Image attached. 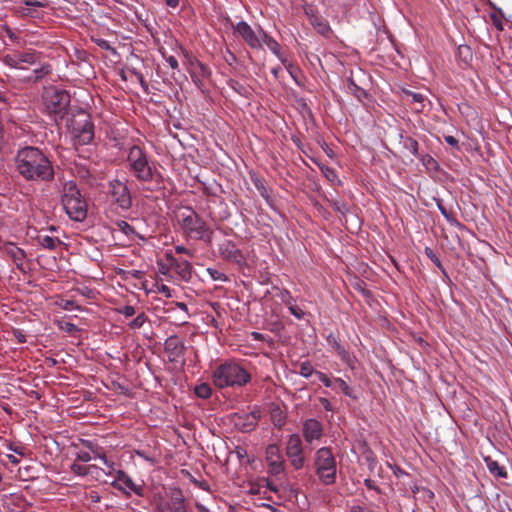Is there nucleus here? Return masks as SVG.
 Masks as SVG:
<instances>
[{"label":"nucleus","instance_id":"obj_38","mask_svg":"<svg viewBox=\"0 0 512 512\" xmlns=\"http://www.w3.org/2000/svg\"><path fill=\"white\" fill-rule=\"evenodd\" d=\"M437 207L440 210L441 214L444 216V218L451 224H459L456 218L447 211V209L442 204L441 200L437 201Z\"/></svg>","mask_w":512,"mask_h":512},{"label":"nucleus","instance_id":"obj_40","mask_svg":"<svg viewBox=\"0 0 512 512\" xmlns=\"http://www.w3.org/2000/svg\"><path fill=\"white\" fill-rule=\"evenodd\" d=\"M207 272L213 280L226 281L227 277L220 271L212 268H208Z\"/></svg>","mask_w":512,"mask_h":512},{"label":"nucleus","instance_id":"obj_13","mask_svg":"<svg viewBox=\"0 0 512 512\" xmlns=\"http://www.w3.org/2000/svg\"><path fill=\"white\" fill-rule=\"evenodd\" d=\"M324 434L323 424L315 418L307 419L302 425V435L304 440L311 444L318 441Z\"/></svg>","mask_w":512,"mask_h":512},{"label":"nucleus","instance_id":"obj_45","mask_svg":"<svg viewBox=\"0 0 512 512\" xmlns=\"http://www.w3.org/2000/svg\"><path fill=\"white\" fill-rule=\"evenodd\" d=\"M426 255L432 260V262L439 267L440 269H443V266L441 264V261L439 258L433 253V251L430 248H426Z\"/></svg>","mask_w":512,"mask_h":512},{"label":"nucleus","instance_id":"obj_39","mask_svg":"<svg viewBox=\"0 0 512 512\" xmlns=\"http://www.w3.org/2000/svg\"><path fill=\"white\" fill-rule=\"evenodd\" d=\"M147 317L144 313L139 314L137 317H135L130 323L129 327L131 329H139L141 328L144 323L146 322Z\"/></svg>","mask_w":512,"mask_h":512},{"label":"nucleus","instance_id":"obj_20","mask_svg":"<svg viewBox=\"0 0 512 512\" xmlns=\"http://www.w3.org/2000/svg\"><path fill=\"white\" fill-rule=\"evenodd\" d=\"M165 350L169 354L170 361H177L183 356L185 346L184 343L175 335L165 340Z\"/></svg>","mask_w":512,"mask_h":512},{"label":"nucleus","instance_id":"obj_33","mask_svg":"<svg viewBox=\"0 0 512 512\" xmlns=\"http://www.w3.org/2000/svg\"><path fill=\"white\" fill-rule=\"evenodd\" d=\"M96 468L97 467L95 465L83 466V465H80L77 463H73L70 466L71 471L74 474L80 475V476H85V475L89 474L91 469H96Z\"/></svg>","mask_w":512,"mask_h":512},{"label":"nucleus","instance_id":"obj_30","mask_svg":"<svg viewBox=\"0 0 512 512\" xmlns=\"http://www.w3.org/2000/svg\"><path fill=\"white\" fill-rule=\"evenodd\" d=\"M422 164L426 167L428 170L438 171L439 164L438 162L429 154L420 155L418 157Z\"/></svg>","mask_w":512,"mask_h":512},{"label":"nucleus","instance_id":"obj_7","mask_svg":"<svg viewBox=\"0 0 512 512\" xmlns=\"http://www.w3.org/2000/svg\"><path fill=\"white\" fill-rule=\"evenodd\" d=\"M68 128L73 139L80 145H87L94 138V125L90 115L84 111H79L72 116Z\"/></svg>","mask_w":512,"mask_h":512},{"label":"nucleus","instance_id":"obj_18","mask_svg":"<svg viewBox=\"0 0 512 512\" xmlns=\"http://www.w3.org/2000/svg\"><path fill=\"white\" fill-rule=\"evenodd\" d=\"M167 261L170 268L174 269L181 280L189 281L192 276V265L187 260L177 259L171 254H167Z\"/></svg>","mask_w":512,"mask_h":512},{"label":"nucleus","instance_id":"obj_24","mask_svg":"<svg viewBox=\"0 0 512 512\" xmlns=\"http://www.w3.org/2000/svg\"><path fill=\"white\" fill-rule=\"evenodd\" d=\"M82 444L92 453H94L95 457H98L102 460L103 464L108 467L109 474L114 470V463L109 461L104 453L100 452L101 448L97 444L91 440H82Z\"/></svg>","mask_w":512,"mask_h":512},{"label":"nucleus","instance_id":"obj_21","mask_svg":"<svg viewBox=\"0 0 512 512\" xmlns=\"http://www.w3.org/2000/svg\"><path fill=\"white\" fill-rule=\"evenodd\" d=\"M221 255L224 259L236 263L242 264L244 262V256L242 252L233 244L228 241L220 247Z\"/></svg>","mask_w":512,"mask_h":512},{"label":"nucleus","instance_id":"obj_8","mask_svg":"<svg viewBox=\"0 0 512 512\" xmlns=\"http://www.w3.org/2000/svg\"><path fill=\"white\" fill-rule=\"evenodd\" d=\"M43 102L49 114L62 118L70 104V95L64 90L50 87L43 93Z\"/></svg>","mask_w":512,"mask_h":512},{"label":"nucleus","instance_id":"obj_34","mask_svg":"<svg viewBox=\"0 0 512 512\" xmlns=\"http://www.w3.org/2000/svg\"><path fill=\"white\" fill-rule=\"evenodd\" d=\"M404 94L407 98L410 99L412 103L418 104L420 107L416 108L417 110H421L423 108V102L425 100L424 96L421 93H416L412 91H404Z\"/></svg>","mask_w":512,"mask_h":512},{"label":"nucleus","instance_id":"obj_59","mask_svg":"<svg viewBox=\"0 0 512 512\" xmlns=\"http://www.w3.org/2000/svg\"><path fill=\"white\" fill-rule=\"evenodd\" d=\"M444 139H445V141H446L449 145L454 146V147H457V146H458V140H457L455 137H453V136H451V135H448V136H445V137H444Z\"/></svg>","mask_w":512,"mask_h":512},{"label":"nucleus","instance_id":"obj_51","mask_svg":"<svg viewBox=\"0 0 512 512\" xmlns=\"http://www.w3.org/2000/svg\"><path fill=\"white\" fill-rule=\"evenodd\" d=\"M158 292H160L167 298L172 297V290L165 284H161L160 286H158Z\"/></svg>","mask_w":512,"mask_h":512},{"label":"nucleus","instance_id":"obj_62","mask_svg":"<svg viewBox=\"0 0 512 512\" xmlns=\"http://www.w3.org/2000/svg\"><path fill=\"white\" fill-rule=\"evenodd\" d=\"M169 7L175 8L178 6L179 0H165Z\"/></svg>","mask_w":512,"mask_h":512},{"label":"nucleus","instance_id":"obj_5","mask_svg":"<svg viewBox=\"0 0 512 512\" xmlns=\"http://www.w3.org/2000/svg\"><path fill=\"white\" fill-rule=\"evenodd\" d=\"M61 202L71 220L82 222L87 216V203L73 181L64 183Z\"/></svg>","mask_w":512,"mask_h":512},{"label":"nucleus","instance_id":"obj_22","mask_svg":"<svg viewBox=\"0 0 512 512\" xmlns=\"http://www.w3.org/2000/svg\"><path fill=\"white\" fill-rule=\"evenodd\" d=\"M6 253L11 257L21 272L27 273L28 269L24 265V259L26 258V253L24 250L13 244H10L6 247Z\"/></svg>","mask_w":512,"mask_h":512},{"label":"nucleus","instance_id":"obj_23","mask_svg":"<svg viewBox=\"0 0 512 512\" xmlns=\"http://www.w3.org/2000/svg\"><path fill=\"white\" fill-rule=\"evenodd\" d=\"M33 67L32 71L23 77V80L28 82H37L48 75L52 70L51 66L47 63L41 64L39 62Z\"/></svg>","mask_w":512,"mask_h":512},{"label":"nucleus","instance_id":"obj_1","mask_svg":"<svg viewBox=\"0 0 512 512\" xmlns=\"http://www.w3.org/2000/svg\"><path fill=\"white\" fill-rule=\"evenodd\" d=\"M16 170L25 180L49 182L54 179V168L48 157L38 148L27 146L15 157Z\"/></svg>","mask_w":512,"mask_h":512},{"label":"nucleus","instance_id":"obj_11","mask_svg":"<svg viewBox=\"0 0 512 512\" xmlns=\"http://www.w3.org/2000/svg\"><path fill=\"white\" fill-rule=\"evenodd\" d=\"M286 455L294 469L299 470L304 467L303 444L298 434L289 436L286 444Z\"/></svg>","mask_w":512,"mask_h":512},{"label":"nucleus","instance_id":"obj_43","mask_svg":"<svg viewBox=\"0 0 512 512\" xmlns=\"http://www.w3.org/2000/svg\"><path fill=\"white\" fill-rule=\"evenodd\" d=\"M118 312L126 317H131L135 314V308L131 305H125L124 307L119 308Z\"/></svg>","mask_w":512,"mask_h":512},{"label":"nucleus","instance_id":"obj_26","mask_svg":"<svg viewBox=\"0 0 512 512\" xmlns=\"http://www.w3.org/2000/svg\"><path fill=\"white\" fill-rule=\"evenodd\" d=\"M484 461L491 474L500 478L507 477V472L505 468L499 465V463L496 460H493L491 457H485Z\"/></svg>","mask_w":512,"mask_h":512},{"label":"nucleus","instance_id":"obj_17","mask_svg":"<svg viewBox=\"0 0 512 512\" xmlns=\"http://www.w3.org/2000/svg\"><path fill=\"white\" fill-rule=\"evenodd\" d=\"M119 482H122L127 488H129L131 491H133L136 495L142 497L143 496V487L140 485H137L134 483L132 478L124 471L118 470L116 471V479L112 482V486L116 488L119 491L124 492L128 495V492H126L123 487L119 484Z\"/></svg>","mask_w":512,"mask_h":512},{"label":"nucleus","instance_id":"obj_47","mask_svg":"<svg viewBox=\"0 0 512 512\" xmlns=\"http://www.w3.org/2000/svg\"><path fill=\"white\" fill-rule=\"evenodd\" d=\"M289 311L297 319H302L304 317V312L297 305L296 306H290L289 307Z\"/></svg>","mask_w":512,"mask_h":512},{"label":"nucleus","instance_id":"obj_2","mask_svg":"<svg viewBox=\"0 0 512 512\" xmlns=\"http://www.w3.org/2000/svg\"><path fill=\"white\" fill-rule=\"evenodd\" d=\"M251 379L250 374L238 363L225 362L218 365L212 372V380L216 387H242Z\"/></svg>","mask_w":512,"mask_h":512},{"label":"nucleus","instance_id":"obj_52","mask_svg":"<svg viewBox=\"0 0 512 512\" xmlns=\"http://www.w3.org/2000/svg\"><path fill=\"white\" fill-rule=\"evenodd\" d=\"M172 501H173V508H175L176 506H180V505L181 506L186 505L185 499H184L183 495L181 494V492L179 493L178 496L173 497Z\"/></svg>","mask_w":512,"mask_h":512},{"label":"nucleus","instance_id":"obj_60","mask_svg":"<svg viewBox=\"0 0 512 512\" xmlns=\"http://www.w3.org/2000/svg\"><path fill=\"white\" fill-rule=\"evenodd\" d=\"M191 79H192V81L194 82V84H195L197 87L201 88V86H202V81H201L200 77H199L195 72H192V73H191Z\"/></svg>","mask_w":512,"mask_h":512},{"label":"nucleus","instance_id":"obj_9","mask_svg":"<svg viewBox=\"0 0 512 512\" xmlns=\"http://www.w3.org/2000/svg\"><path fill=\"white\" fill-rule=\"evenodd\" d=\"M108 194L114 204L123 211H128L132 207V195L128 187V180L112 179L108 182Z\"/></svg>","mask_w":512,"mask_h":512},{"label":"nucleus","instance_id":"obj_48","mask_svg":"<svg viewBox=\"0 0 512 512\" xmlns=\"http://www.w3.org/2000/svg\"><path fill=\"white\" fill-rule=\"evenodd\" d=\"M76 458L82 462H89L92 459L90 453L86 451L77 452Z\"/></svg>","mask_w":512,"mask_h":512},{"label":"nucleus","instance_id":"obj_63","mask_svg":"<svg viewBox=\"0 0 512 512\" xmlns=\"http://www.w3.org/2000/svg\"><path fill=\"white\" fill-rule=\"evenodd\" d=\"M196 508L199 512H211L207 507H205L204 505H202L200 503L196 504Z\"/></svg>","mask_w":512,"mask_h":512},{"label":"nucleus","instance_id":"obj_4","mask_svg":"<svg viewBox=\"0 0 512 512\" xmlns=\"http://www.w3.org/2000/svg\"><path fill=\"white\" fill-rule=\"evenodd\" d=\"M176 217L180 228L186 235L207 243L211 242L212 231L192 208L183 207L177 212Z\"/></svg>","mask_w":512,"mask_h":512},{"label":"nucleus","instance_id":"obj_55","mask_svg":"<svg viewBox=\"0 0 512 512\" xmlns=\"http://www.w3.org/2000/svg\"><path fill=\"white\" fill-rule=\"evenodd\" d=\"M282 299H283V302L287 305L288 308L290 306H296V304L294 303L293 298L291 297V295L289 294L288 291L285 292V294L283 295Z\"/></svg>","mask_w":512,"mask_h":512},{"label":"nucleus","instance_id":"obj_58","mask_svg":"<svg viewBox=\"0 0 512 512\" xmlns=\"http://www.w3.org/2000/svg\"><path fill=\"white\" fill-rule=\"evenodd\" d=\"M14 336L16 337L17 341L19 343H25L26 342V336L22 333L20 330L14 331Z\"/></svg>","mask_w":512,"mask_h":512},{"label":"nucleus","instance_id":"obj_6","mask_svg":"<svg viewBox=\"0 0 512 512\" xmlns=\"http://www.w3.org/2000/svg\"><path fill=\"white\" fill-rule=\"evenodd\" d=\"M315 472L319 480L325 485H332L336 481V460L328 447L318 449L314 456Z\"/></svg>","mask_w":512,"mask_h":512},{"label":"nucleus","instance_id":"obj_25","mask_svg":"<svg viewBox=\"0 0 512 512\" xmlns=\"http://www.w3.org/2000/svg\"><path fill=\"white\" fill-rule=\"evenodd\" d=\"M261 32H262L261 47L263 46V44H265L268 47V49L274 55H276L282 61L283 64H285V60L282 58V55H281L279 43L274 38L269 36L264 30H261Z\"/></svg>","mask_w":512,"mask_h":512},{"label":"nucleus","instance_id":"obj_54","mask_svg":"<svg viewBox=\"0 0 512 512\" xmlns=\"http://www.w3.org/2000/svg\"><path fill=\"white\" fill-rule=\"evenodd\" d=\"M62 308L65 309V310L80 309L79 306H77L75 301H73V300H66V301H64V304L62 305Z\"/></svg>","mask_w":512,"mask_h":512},{"label":"nucleus","instance_id":"obj_19","mask_svg":"<svg viewBox=\"0 0 512 512\" xmlns=\"http://www.w3.org/2000/svg\"><path fill=\"white\" fill-rule=\"evenodd\" d=\"M327 343L332 347L333 351L340 357V359L351 368H354V358L349 352L340 344L338 336L330 333L326 337Z\"/></svg>","mask_w":512,"mask_h":512},{"label":"nucleus","instance_id":"obj_15","mask_svg":"<svg viewBox=\"0 0 512 512\" xmlns=\"http://www.w3.org/2000/svg\"><path fill=\"white\" fill-rule=\"evenodd\" d=\"M260 419V411L254 409L249 413H237L234 415V424L242 432L252 431Z\"/></svg>","mask_w":512,"mask_h":512},{"label":"nucleus","instance_id":"obj_49","mask_svg":"<svg viewBox=\"0 0 512 512\" xmlns=\"http://www.w3.org/2000/svg\"><path fill=\"white\" fill-rule=\"evenodd\" d=\"M197 67L199 69V75L198 76H201V77L205 78V77H208L210 75V70H209V68L206 65H204L202 63H198Z\"/></svg>","mask_w":512,"mask_h":512},{"label":"nucleus","instance_id":"obj_10","mask_svg":"<svg viewBox=\"0 0 512 512\" xmlns=\"http://www.w3.org/2000/svg\"><path fill=\"white\" fill-rule=\"evenodd\" d=\"M41 59V53L36 51H14L3 57V63L15 70H28L29 66H35Z\"/></svg>","mask_w":512,"mask_h":512},{"label":"nucleus","instance_id":"obj_36","mask_svg":"<svg viewBox=\"0 0 512 512\" xmlns=\"http://www.w3.org/2000/svg\"><path fill=\"white\" fill-rule=\"evenodd\" d=\"M348 89L358 98L360 99L363 95H365V91L359 87L352 78L347 80Z\"/></svg>","mask_w":512,"mask_h":512},{"label":"nucleus","instance_id":"obj_57","mask_svg":"<svg viewBox=\"0 0 512 512\" xmlns=\"http://www.w3.org/2000/svg\"><path fill=\"white\" fill-rule=\"evenodd\" d=\"M166 60L172 69L178 68L179 64H178L177 59L174 56H169L166 58Z\"/></svg>","mask_w":512,"mask_h":512},{"label":"nucleus","instance_id":"obj_35","mask_svg":"<svg viewBox=\"0 0 512 512\" xmlns=\"http://www.w3.org/2000/svg\"><path fill=\"white\" fill-rule=\"evenodd\" d=\"M117 229L125 234L126 236H130L135 233L134 228L124 220H118L115 222Z\"/></svg>","mask_w":512,"mask_h":512},{"label":"nucleus","instance_id":"obj_50","mask_svg":"<svg viewBox=\"0 0 512 512\" xmlns=\"http://www.w3.org/2000/svg\"><path fill=\"white\" fill-rule=\"evenodd\" d=\"M319 402L322 405V407L324 408V410H326V411H334L333 405L331 404V402L327 398L321 397V398H319Z\"/></svg>","mask_w":512,"mask_h":512},{"label":"nucleus","instance_id":"obj_27","mask_svg":"<svg viewBox=\"0 0 512 512\" xmlns=\"http://www.w3.org/2000/svg\"><path fill=\"white\" fill-rule=\"evenodd\" d=\"M37 242L43 248L48 250H55L61 244V241L58 238L48 235H38Z\"/></svg>","mask_w":512,"mask_h":512},{"label":"nucleus","instance_id":"obj_12","mask_svg":"<svg viewBox=\"0 0 512 512\" xmlns=\"http://www.w3.org/2000/svg\"><path fill=\"white\" fill-rule=\"evenodd\" d=\"M234 30L250 48L261 49L262 28H259L258 32H255L247 22L240 21L237 23Z\"/></svg>","mask_w":512,"mask_h":512},{"label":"nucleus","instance_id":"obj_14","mask_svg":"<svg viewBox=\"0 0 512 512\" xmlns=\"http://www.w3.org/2000/svg\"><path fill=\"white\" fill-rule=\"evenodd\" d=\"M304 12L309 18L310 24L317 30L319 34L324 37H329L332 34V30L327 20L319 15L313 6H305Z\"/></svg>","mask_w":512,"mask_h":512},{"label":"nucleus","instance_id":"obj_44","mask_svg":"<svg viewBox=\"0 0 512 512\" xmlns=\"http://www.w3.org/2000/svg\"><path fill=\"white\" fill-rule=\"evenodd\" d=\"M230 86L233 90L241 95H244L247 92L246 87L237 81H231Z\"/></svg>","mask_w":512,"mask_h":512},{"label":"nucleus","instance_id":"obj_46","mask_svg":"<svg viewBox=\"0 0 512 512\" xmlns=\"http://www.w3.org/2000/svg\"><path fill=\"white\" fill-rule=\"evenodd\" d=\"M26 6H32V7H45L46 2L45 1H38V0H21Z\"/></svg>","mask_w":512,"mask_h":512},{"label":"nucleus","instance_id":"obj_29","mask_svg":"<svg viewBox=\"0 0 512 512\" xmlns=\"http://www.w3.org/2000/svg\"><path fill=\"white\" fill-rule=\"evenodd\" d=\"M402 145L403 147L408 150L413 156L420 157V154L418 153V142L410 137H402Z\"/></svg>","mask_w":512,"mask_h":512},{"label":"nucleus","instance_id":"obj_61","mask_svg":"<svg viewBox=\"0 0 512 512\" xmlns=\"http://www.w3.org/2000/svg\"><path fill=\"white\" fill-rule=\"evenodd\" d=\"M173 512H189L188 508L186 505L184 506H176L175 508H173Z\"/></svg>","mask_w":512,"mask_h":512},{"label":"nucleus","instance_id":"obj_53","mask_svg":"<svg viewBox=\"0 0 512 512\" xmlns=\"http://www.w3.org/2000/svg\"><path fill=\"white\" fill-rule=\"evenodd\" d=\"M7 447H8V449L10 451H13L14 453H16V454H18L20 456H24L25 455L24 448L21 447V446H16V445L10 443Z\"/></svg>","mask_w":512,"mask_h":512},{"label":"nucleus","instance_id":"obj_41","mask_svg":"<svg viewBox=\"0 0 512 512\" xmlns=\"http://www.w3.org/2000/svg\"><path fill=\"white\" fill-rule=\"evenodd\" d=\"M315 375L326 387H333V380H331L326 374L316 371Z\"/></svg>","mask_w":512,"mask_h":512},{"label":"nucleus","instance_id":"obj_16","mask_svg":"<svg viewBox=\"0 0 512 512\" xmlns=\"http://www.w3.org/2000/svg\"><path fill=\"white\" fill-rule=\"evenodd\" d=\"M266 460L269 465V470L273 475H278L284 470V461L280 454L279 447L276 444H271L266 448Z\"/></svg>","mask_w":512,"mask_h":512},{"label":"nucleus","instance_id":"obj_32","mask_svg":"<svg viewBox=\"0 0 512 512\" xmlns=\"http://www.w3.org/2000/svg\"><path fill=\"white\" fill-rule=\"evenodd\" d=\"M195 393L198 397L202 399H207L212 394V389L209 384L201 383L195 387Z\"/></svg>","mask_w":512,"mask_h":512},{"label":"nucleus","instance_id":"obj_31","mask_svg":"<svg viewBox=\"0 0 512 512\" xmlns=\"http://www.w3.org/2000/svg\"><path fill=\"white\" fill-rule=\"evenodd\" d=\"M333 388L340 389L346 396L350 398H354L352 394V389L349 385L341 378H334L333 380Z\"/></svg>","mask_w":512,"mask_h":512},{"label":"nucleus","instance_id":"obj_37","mask_svg":"<svg viewBox=\"0 0 512 512\" xmlns=\"http://www.w3.org/2000/svg\"><path fill=\"white\" fill-rule=\"evenodd\" d=\"M315 370L313 369L310 362L305 361L300 364L299 374L305 378H309L311 375L315 374Z\"/></svg>","mask_w":512,"mask_h":512},{"label":"nucleus","instance_id":"obj_28","mask_svg":"<svg viewBox=\"0 0 512 512\" xmlns=\"http://www.w3.org/2000/svg\"><path fill=\"white\" fill-rule=\"evenodd\" d=\"M488 4L490 7H492L494 9V12L490 13V18H491L492 24L495 26V28L498 31H502L504 29L502 20H501V18L503 17L502 9L499 7H496V5L494 3H492L491 1H488Z\"/></svg>","mask_w":512,"mask_h":512},{"label":"nucleus","instance_id":"obj_64","mask_svg":"<svg viewBox=\"0 0 512 512\" xmlns=\"http://www.w3.org/2000/svg\"><path fill=\"white\" fill-rule=\"evenodd\" d=\"M8 460L12 463V464H18L19 463V460L12 454H9L8 456Z\"/></svg>","mask_w":512,"mask_h":512},{"label":"nucleus","instance_id":"obj_42","mask_svg":"<svg viewBox=\"0 0 512 512\" xmlns=\"http://www.w3.org/2000/svg\"><path fill=\"white\" fill-rule=\"evenodd\" d=\"M458 53L460 57H463L466 63L468 62L469 59H471V52L468 46H459Z\"/></svg>","mask_w":512,"mask_h":512},{"label":"nucleus","instance_id":"obj_56","mask_svg":"<svg viewBox=\"0 0 512 512\" xmlns=\"http://www.w3.org/2000/svg\"><path fill=\"white\" fill-rule=\"evenodd\" d=\"M175 251L176 253L178 254H187L189 256H192V253L190 250H188L186 247L184 246H181V245H177L175 246Z\"/></svg>","mask_w":512,"mask_h":512},{"label":"nucleus","instance_id":"obj_3","mask_svg":"<svg viewBox=\"0 0 512 512\" xmlns=\"http://www.w3.org/2000/svg\"><path fill=\"white\" fill-rule=\"evenodd\" d=\"M127 161L130 171L140 182H151L159 175L147 152L137 145L129 148Z\"/></svg>","mask_w":512,"mask_h":512}]
</instances>
